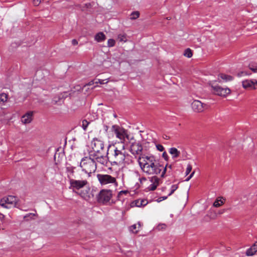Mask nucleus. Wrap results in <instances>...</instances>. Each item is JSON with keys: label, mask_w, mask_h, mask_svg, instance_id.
<instances>
[{"label": "nucleus", "mask_w": 257, "mask_h": 257, "mask_svg": "<svg viewBox=\"0 0 257 257\" xmlns=\"http://www.w3.org/2000/svg\"><path fill=\"white\" fill-rule=\"evenodd\" d=\"M140 16V13L138 11H135L133 12L131 14V18L130 19L131 20H135L139 18Z\"/></svg>", "instance_id": "obj_28"}, {"label": "nucleus", "mask_w": 257, "mask_h": 257, "mask_svg": "<svg viewBox=\"0 0 257 257\" xmlns=\"http://www.w3.org/2000/svg\"><path fill=\"white\" fill-rule=\"evenodd\" d=\"M113 150L110 153L111 162L117 165H122L125 163L126 159L125 145L122 144V146H113Z\"/></svg>", "instance_id": "obj_2"}, {"label": "nucleus", "mask_w": 257, "mask_h": 257, "mask_svg": "<svg viewBox=\"0 0 257 257\" xmlns=\"http://www.w3.org/2000/svg\"><path fill=\"white\" fill-rule=\"evenodd\" d=\"M111 130L116 138L120 140V144L119 146H122V144L125 145V143L132 139H130L128 131L118 125H113Z\"/></svg>", "instance_id": "obj_3"}, {"label": "nucleus", "mask_w": 257, "mask_h": 257, "mask_svg": "<svg viewBox=\"0 0 257 257\" xmlns=\"http://www.w3.org/2000/svg\"><path fill=\"white\" fill-rule=\"evenodd\" d=\"M211 87L213 92L219 96L225 97L230 93V90L228 88H223L218 85L213 86L212 85Z\"/></svg>", "instance_id": "obj_13"}, {"label": "nucleus", "mask_w": 257, "mask_h": 257, "mask_svg": "<svg viewBox=\"0 0 257 257\" xmlns=\"http://www.w3.org/2000/svg\"><path fill=\"white\" fill-rule=\"evenodd\" d=\"M250 74V73H247L246 71H241L238 73L237 76L238 77H240L243 75H248Z\"/></svg>", "instance_id": "obj_36"}, {"label": "nucleus", "mask_w": 257, "mask_h": 257, "mask_svg": "<svg viewBox=\"0 0 257 257\" xmlns=\"http://www.w3.org/2000/svg\"><path fill=\"white\" fill-rule=\"evenodd\" d=\"M95 162H97L103 166H107L108 162V158L106 155H101L100 153L90 154Z\"/></svg>", "instance_id": "obj_12"}, {"label": "nucleus", "mask_w": 257, "mask_h": 257, "mask_svg": "<svg viewBox=\"0 0 257 257\" xmlns=\"http://www.w3.org/2000/svg\"><path fill=\"white\" fill-rule=\"evenodd\" d=\"M80 166L83 171L88 174L95 172L96 170V163L90 156L89 157L83 158L80 163Z\"/></svg>", "instance_id": "obj_4"}, {"label": "nucleus", "mask_w": 257, "mask_h": 257, "mask_svg": "<svg viewBox=\"0 0 257 257\" xmlns=\"http://www.w3.org/2000/svg\"><path fill=\"white\" fill-rule=\"evenodd\" d=\"M162 157L165 160H168V156L166 152L163 153Z\"/></svg>", "instance_id": "obj_41"}, {"label": "nucleus", "mask_w": 257, "mask_h": 257, "mask_svg": "<svg viewBox=\"0 0 257 257\" xmlns=\"http://www.w3.org/2000/svg\"><path fill=\"white\" fill-rule=\"evenodd\" d=\"M117 39L122 42H125L127 41L126 35L124 33L119 34L117 36Z\"/></svg>", "instance_id": "obj_25"}, {"label": "nucleus", "mask_w": 257, "mask_h": 257, "mask_svg": "<svg viewBox=\"0 0 257 257\" xmlns=\"http://www.w3.org/2000/svg\"><path fill=\"white\" fill-rule=\"evenodd\" d=\"M224 200L222 197H218L216 199L213 203V206L215 207H218L224 204Z\"/></svg>", "instance_id": "obj_24"}, {"label": "nucleus", "mask_w": 257, "mask_h": 257, "mask_svg": "<svg viewBox=\"0 0 257 257\" xmlns=\"http://www.w3.org/2000/svg\"><path fill=\"white\" fill-rule=\"evenodd\" d=\"M218 79L219 82H221V80L227 82L231 81L233 79V77L231 76L221 73L219 74Z\"/></svg>", "instance_id": "obj_20"}, {"label": "nucleus", "mask_w": 257, "mask_h": 257, "mask_svg": "<svg viewBox=\"0 0 257 257\" xmlns=\"http://www.w3.org/2000/svg\"><path fill=\"white\" fill-rule=\"evenodd\" d=\"M41 0H34L33 4L35 6H38L41 3Z\"/></svg>", "instance_id": "obj_42"}, {"label": "nucleus", "mask_w": 257, "mask_h": 257, "mask_svg": "<svg viewBox=\"0 0 257 257\" xmlns=\"http://www.w3.org/2000/svg\"><path fill=\"white\" fill-rule=\"evenodd\" d=\"M146 180V179L145 177H142L141 178H140V181L141 182H142L143 181H145Z\"/></svg>", "instance_id": "obj_47"}, {"label": "nucleus", "mask_w": 257, "mask_h": 257, "mask_svg": "<svg viewBox=\"0 0 257 257\" xmlns=\"http://www.w3.org/2000/svg\"><path fill=\"white\" fill-rule=\"evenodd\" d=\"M115 41L112 39H108L107 41V46L108 47H112L115 45Z\"/></svg>", "instance_id": "obj_32"}, {"label": "nucleus", "mask_w": 257, "mask_h": 257, "mask_svg": "<svg viewBox=\"0 0 257 257\" xmlns=\"http://www.w3.org/2000/svg\"><path fill=\"white\" fill-rule=\"evenodd\" d=\"M17 199L14 196H9L3 198L0 201V205L7 208H11L16 206Z\"/></svg>", "instance_id": "obj_7"}, {"label": "nucleus", "mask_w": 257, "mask_h": 257, "mask_svg": "<svg viewBox=\"0 0 257 257\" xmlns=\"http://www.w3.org/2000/svg\"><path fill=\"white\" fill-rule=\"evenodd\" d=\"M97 178L101 186L113 185L115 187L118 186L116 178L110 175L98 174Z\"/></svg>", "instance_id": "obj_5"}, {"label": "nucleus", "mask_w": 257, "mask_h": 257, "mask_svg": "<svg viewBox=\"0 0 257 257\" xmlns=\"http://www.w3.org/2000/svg\"><path fill=\"white\" fill-rule=\"evenodd\" d=\"M156 148L159 151H160V152H162L164 151V147L162 145H160V144H157L156 145Z\"/></svg>", "instance_id": "obj_35"}, {"label": "nucleus", "mask_w": 257, "mask_h": 257, "mask_svg": "<svg viewBox=\"0 0 257 257\" xmlns=\"http://www.w3.org/2000/svg\"><path fill=\"white\" fill-rule=\"evenodd\" d=\"M166 227V225L164 224H159L158 226H157V228L159 229V230H161V229H165Z\"/></svg>", "instance_id": "obj_39"}, {"label": "nucleus", "mask_w": 257, "mask_h": 257, "mask_svg": "<svg viewBox=\"0 0 257 257\" xmlns=\"http://www.w3.org/2000/svg\"><path fill=\"white\" fill-rule=\"evenodd\" d=\"M192 167L191 165L188 164L186 170V172H185V174L186 176L188 175L190 173V172L192 170Z\"/></svg>", "instance_id": "obj_34"}, {"label": "nucleus", "mask_w": 257, "mask_h": 257, "mask_svg": "<svg viewBox=\"0 0 257 257\" xmlns=\"http://www.w3.org/2000/svg\"><path fill=\"white\" fill-rule=\"evenodd\" d=\"M90 123L89 121H88L86 119H84L82 121V127L84 130H86L88 124Z\"/></svg>", "instance_id": "obj_31"}, {"label": "nucleus", "mask_w": 257, "mask_h": 257, "mask_svg": "<svg viewBox=\"0 0 257 257\" xmlns=\"http://www.w3.org/2000/svg\"><path fill=\"white\" fill-rule=\"evenodd\" d=\"M79 194L82 198L86 200H89L91 198L89 188H87L85 190H81Z\"/></svg>", "instance_id": "obj_17"}, {"label": "nucleus", "mask_w": 257, "mask_h": 257, "mask_svg": "<svg viewBox=\"0 0 257 257\" xmlns=\"http://www.w3.org/2000/svg\"><path fill=\"white\" fill-rule=\"evenodd\" d=\"M94 83H95V82H94V81H91L90 82H89V83H88L87 84H86V85H85V86L86 85H87V86H91V85H92L94 84Z\"/></svg>", "instance_id": "obj_45"}, {"label": "nucleus", "mask_w": 257, "mask_h": 257, "mask_svg": "<svg viewBox=\"0 0 257 257\" xmlns=\"http://www.w3.org/2000/svg\"><path fill=\"white\" fill-rule=\"evenodd\" d=\"M91 147L93 151L91 154H99L104 149V143L100 140L94 138L91 143Z\"/></svg>", "instance_id": "obj_9"}, {"label": "nucleus", "mask_w": 257, "mask_h": 257, "mask_svg": "<svg viewBox=\"0 0 257 257\" xmlns=\"http://www.w3.org/2000/svg\"><path fill=\"white\" fill-rule=\"evenodd\" d=\"M112 196V191L108 189H102L97 196L99 202L105 204L109 201Z\"/></svg>", "instance_id": "obj_6"}, {"label": "nucleus", "mask_w": 257, "mask_h": 257, "mask_svg": "<svg viewBox=\"0 0 257 257\" xmlns=\"http://www.w3.org/2000/svg\"><path fill=\"white\" fill-rule=\"evenodd\" d=\"M69 183L70 187L76 190L82 189L88 184V181L83 179L81 176V179H71Z\"/></svg>", "instance_id": "obj_8"}, {"label": "nucleus", "mask_w": 257, "mask_h": 257, "mask_svg": "<svg viewBox=\"0 0 257 257\" xmlns=\"http://www.w3.org/2000/svg\"><path fill=\"white\" fill-rule=\"evenodd\" d=\"M33 111H28L24 115H23L21 118V121L24 124H28L31 122L33 118Z\"/></svg>", "instance_id": "obj_16"}, {"label": "nucleus", "mask_w": 257, "mask_h": 257, "mask_svg": "<svg viewBox=\"0 0 257 257\" xmlns=\"http://www.w3.org/2000/svg\"><path fill=\"white\" fill-rule=\"evenodd\" d=\"M191 106L194 111L196 112H201L208 108L207 104L198 100H194L191 104Z\"/></svg>", "instance_id": "obj_11"}, {"label": "nucleus", "mask_w": 257, "mask_h": 257, "mask_svg": "<svg viewBox=\"0 0 257 257\" xmlns=\"http://www.w3.org/2000/svg\"><path fill=\"white\" fill-rule=\"evenodd\" d=\"M167 198V196H163V197H159V198H158V199L157 200V202H160L164 200H165Z\"/></svg>", "instance_id": "obj_40"}, {"label": "nucleus", "mask_w": 257, "mask_h": 257, "mask_svg": "<svg viewBox=\"0 0 257 257\" xmlns=\"http://www.w3.org/2000/svg\"><path fill=\"white\" fill-rule=\"evenodd\" d=\"M37 214L36 213H29L24 216V218L26 220H28L30 219H32L33 216H36Z\"/></svg>", "instance_id": "obj_30"}, {"label": "nucleus", "mask_w": 257, "mask_h": 257, "mask_svg": "<svg viewBox=\"0 0 257 257\" xmlns=\"http://www.w3.org/2000/svg\"><path fill=\"white\" fill-rule=\"evenodd\" d=\"M138 226L137 224H134L130 227V231L134 233H137L141 227V224L140 222L138 223Z\"/></svg>", "instance_id": "obj_23"}, {"label": "nucleus", "mask_w": 257, "mask_h": 257, "mask_svg": "<svg viewBox=\"0 0 257 257\" xmlns=\"http://www.w3.org/2000/svg\"><path fill=\"white\" fill-rule=\"evenodd\" d=\"M226 210V209H222L218 211V214H223Z\"/></svg>", "instance_id": "obj_46"}, {"label": "nucleus", "mask_w": 257, "mask_h": 257, "mask_svg": "<svg viewBox=\"0 0 257 257\" xmlns=\"http://www.w3.org/2000/svg\"><path fill=\"white\" fill-rule=\"evenodd\" d=\"M138 162L142 171L149 175H154L150 178L152 184L149 187L150 190H155L159 184L160 179L156 175H160L162 178L168 171L167 168L171 170L172 165L167 164L165 167L158 162L156 158L151 155H144L138 158Z\"/></svg>", "instance_id": "obj_1"}, {"label": "nucleus", "mask_w": 257, "mask_h": 257, "mask_svg": "<svg viewBox=\"0 0 257 257\" xmlns=\"http://www.w3.org/2000/svg\"><path fill=\"white\" fill-rule=\"evenodd\" d=\"M184 55L188 58H191L192 56V50L189 48H187L185 50Z\"/></svg>", "instance_id": "obj_29"}, {"label": "nucleus", "mask_w": 257, "mask_h": 257, "mask_svg": "<svg viewBox=\"0 0 257 257\" xmlns=\"http://www.w3.org/2000/svg\"><path fill=\"white\" fill-rule=\"evenodd\" d=\"M242 85L244 89L255 90L257 89V80L256 79H246L242 81Z\"/></svg>", "instance_id": "obj_15"}, {"label": "nucleus", "mask_w": 257, "mask_h": 257, "mask_svg": "<svg viewBox=\"0 0 257 257\" xmlns=\"http://www.w3.org/2000/svg\"><path fill=\"white\" fill-rule=\"evenodd\" d=\"M106 80H102V79H98V81L95 82V84H97L99 83L100 84H104L107 83L108 82V81H106V82H104Z\"/></svg>", "instance_id": "obj_38"}, {"label": "nucleus", "mask_w": 257, "mask_h": 257, "mask_svg": "<svg viewBox=\"0 0 257 257\" xmlns=\"http://www.w3.org/2000/svg\"><path fill=\"white\" fill-rule=\"evenodd\" d=\"M249 69L253 73H257V64L255 63H250L248 65Z\"/></svg>", "instance_id": "obj_26"}, {"label": "nucleus", "mask_w": 257, "mask_h": 257, "mask_svg": "<svg viewBox=\"0 0 257 257\" xmlns=\"http://www.w3.org/2000/svg\"><path fill=\"white\" fill-rule=\"evenodd\" d=\"M128 191H121L118 193V197L120 198L121 196L123 194H127Z\"/></svg>", "instance_id": "obj_37"}, {"label": "nucleus", "mask_w": 257, "mask_h": 257, "mask_svg": "<svg viewBox=\"0 0 257 257\" xmlns=\"http://www.w3.org/2000/svg\"><path fill=\"white\" fill-rule=\"evenodd\" d=\"M148 201L144 199H138L132 203V206L142 207L148 204Z\"/></svg>", "instance_id": "obj_18"}, {"label": "nucleus", "mask_w": 257, "mask_h": 257, "mask_svg": "<svg viewBox=\"0 0 257 257\" xmlns=\"http://www.w3.org/2000/svg\"><path fill=\"white\" fill-rule=\"evenodd\" d=\"M169 153L172 156V158L175 159L178 158L180 152L175 148H171L169 149Z\"/></svg>", "instance_id": "obj_22"}, {"label": "nucleus", "mask_w": 257, "mask_h": 257, "mask_svg": "<svg viewBox=\"0 0 257 257\" xmlns=\"http://www.w3.org/2000/svg\"><path fill=\"white\" fill-rule=\"evenodd\" d=\"M194 173H195V171H194L192 173H191V174L190 175V176L188 177H187V178H186L185 181H188L189 180H190L191 179V178H192V177L193 176Z\"/></svg>", "instance_id": "obj_43"}, {"label": "nucleus", "mask_w": 257, "mask_h": 257, "mask_svg": "<svg viewBox=\"0 0 257 257\" xmlns=\"http://www.w3.org/2000/svg\"><path fill=\"white\" fill-rule=\"evenodd\" d=\"M8 95L6 93H2L0 94V103H4L7 101Z\"/></svg>", "instance_id": "obj_27"}, {"label": "nucleus", "mask_w": 257, "mask_h": 257, "mask_svg": "<svg viewBox=\"0 0 257 257\" xmlns=\"http://www.w3.org/2000/svg\"><path fill=\"white\" fill-rule=\"evenodd\" d=\"M95 40L97 42L104 41L106 39V36L102 32H99L95 36Z\"/></svg>", "instance_id": "obj_21"}, {"label": "nucleus", "mask_w": 257, "mask_h": 257, "mask_svg": "<svg viewBox=\"0 0 257 257\" xmlns=\"http://www.w3.org/2000/svg\"><path fill=\"white\" fill-rule=\"evenodd\" d=\"M142 151L143 147L139 143H132L130 151L134 155H139V157H141L143 155L142 154Z\"/></svg>", "instance_id": "obj_14"}, {"label": "nucleus", "mask_w": 257, "mask_h": 257, "mask_svg": "<svg viewBox=\"0 0 257 257\" xmlns=\"http://www.w3.org/2000/svg\"><path fill=\"white\" fill-rule=\"evenodd\" d=\"M72 44L74 46L77 45L78 44V41L76 39H73L72 40Z\"/></svg>", "instance_id": "obj_44"}, {"label": "nucleus", "mask_w": 257, "mask_h": 257, "mask_svg": "<svg viewBox=\"0 0 257 257\" xmlns=\"http://www.w3.org/2000/svg\"><path fill=\"white\" fill-rule=\"evenodd\" d=\"M257 251V242H255L246 251V255L247 256L253 255Z\"/></svg>", "instance_id": "obj_19"}, {"label": "nucleus", "mask_w": 257, "mask_h": 257, "mask_svg": "<svg viewBox=\"0 0 257 257\" xmlns=\"http://www.w3.org/2000/svg\"><path fill=\"white\" fill-rule=\"evenodd\" d=\"M178 188V185H173L171 186V192L169 194V196L171 195Z\"/></svg>", "instance_id": "obj_33"}, {"label": "nucleus", "mask_w": 257, "mask_h": 257, "mask_svg": "<svg viewBox=\"0 0 257 257\" xmlns=\"http://www.w3.org/2000/svg\"><path fill=\"white\" fill-rule=\"evenodd\" d=\"M76 168L69 165L66 166V170L69 182L71 179H81V174L79 172L75 171Z\"/></svg>", "instance_id": "obj_10"}]
</instances>
